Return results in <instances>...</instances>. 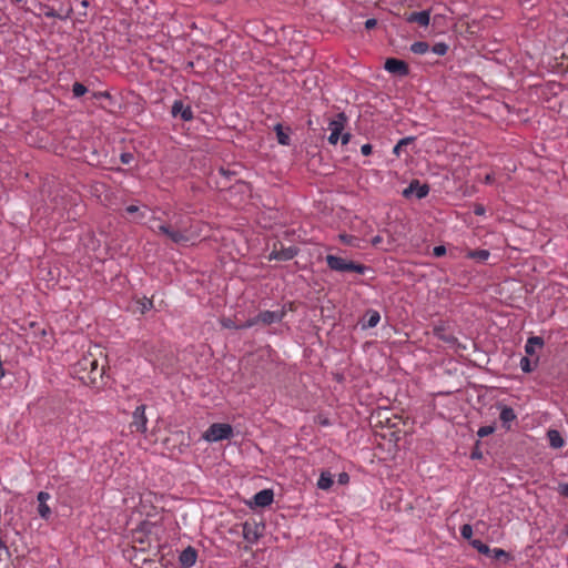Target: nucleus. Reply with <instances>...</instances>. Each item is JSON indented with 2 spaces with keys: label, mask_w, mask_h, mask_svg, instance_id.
Instances as JSON below:
<instances>
[{
  "label": "nucleus",
  "mask_w": 568,
  "mask_h": 568,
  "mask_svg": "<svg viewBox=\"0 0 568 568\" xmlns=\"http://www.w3.org/2000/svg\"><path fill=\"white\" fill-rule=\"evenodd\" d=\"M138 211H139V206H136V205H128V206L125 207V212H126L128 214H134V213H136Z\"/></svg>",
  "instance_id": "nucleus-49"
},
{
  "label": "nucleus",
  "mask_w": 568,
  "mask_h": 568,
  "mask_svg": "<svg viewBox=\"0 0 568 568\" xmlns=\"http://www.w3.org/2000/svg\"><path fill=\"white\" fill-rule=\"evenodd\" d=\"M352 236L347 234H339V240L345 244H352Z\"/></svg>",
  "instance_id": "nucleus-46"
},
{
  "label": "nucleus",
  "mask_w": 568,
  "mask_h": 568,
  "mask_svg": "<svg viewBox=\"0 0 568 568\" xmlns=\"http://www.w3.org/2000/svg\"><path fill=\"white\" fill-rule=\"evenodd\" d=\"M408 140H410V138H404L399 140V142L394 146V153L398 154L400 146L405 144Z\"/></svg>",
  "instance_id": "nucleus-44"
},
{
  "label": "nucleus",
  "mask_w": 568,
  "mask_h": 568,
  "mask_svg": "<svg viewBox=\"0 0 568 568\" xmlns=\"http://www.w3.org/2000/svg\"><path fill=\"white\" fill-rule=\"evenodd\" d=\"M348 479H349V477H348V475H347L346 473H342V474H339V476H338V481H339L341 484L347 483V481H348Z\"/></svg>",
  "instance_id": "nucleus-51"
},
{
  "label": "nucleus",
  "mask_w": 568,
  "mask_h": 568,
  "mask_svg": "<svg viewBox=\"0 0 568 568\" xmlns=\"http://www.w3.org/2000/svg\"><path fill=\"white\" fill-rule=\"evenodd\" d=\"M377 27V20L376 19H368L365 22V31L371 32Z\"/></svg>",
  "instance_id": "nucleus-38"
},
{
  "label": "nucleus",
  "mask_w": 568,
  "mask_h": 568,
  "mask_svg": "<svg viewBox=\"0 0 568 568\" xmlns=\"http://www.w3.org/2000/svg\"><path fill=\"white\" fill-rule=\"evenodd\" d=\"M544 345H545V341L542 337H540V336L528 337L526 341V344H525L526 356L531 357V358L538 356L537 349L542 348Z\"/></svg>",
  "instance_id": "nucleus-14"
},
{
  "label": "nucleus",
  "mask_w": 568,
  "mask_h": 568,
  "mask_svg": "<svg viewBox=\"0 0 568 568\" xmlns=\"http://www.w3.org/2000/svg\"><path fill=\"white\" fill-rule=\"evenodd\" d=\"M260 532L256 526H252L248 523L243 524V538L250 542L255 544L260 539Z\"/></svg>",
  "instance_id": "nucleus-19"
},
{
  "label": "nucleus",
  "mask_w": 568,
  "mask_h": 568,
  "mask_svg": "<svg viewBox=\"0 0 568 568\" xmlns=\"http://www.w3.org/2000/svg\"><path fill=\"white\" fill-rule=\"evenodd\" d=\"M253 500L258 507H267L274 500V493L272 489H262L253 496Z\"/></svg>",
  "instance_id": "nucleus-15"
},
{
  "label": "nucleus",
  "mask_w": 568,
  "mask_h": 568,
  "mask_svg": "<svg viewBox=\"0 0 568 568\" xmlns=\"http://www.w3.org/2000/svg\"><path fill=\"white\" fill-rule=\"evenodd\" d=\"M285 31V28L283 26H272V27H266V29L263 31V33L267 34V33H278V32H284Z\"/></svg>",
  "instance_id": "nucleus-35"
},
{
  "label": "nucleus",
  "mask_w": 568,
  "mask_h": 568,
  "mask_svg": "<svg viewBox=\"0 0 568 568\" xmlns=\"http://www.w3.org/2000/svg\"><path fill=\"white\" fill-rule=\"evenodd\" d=\"M384 69L388 73L400 78L407 77L409 74L408 64L404 60H399L396 58L386 59L384 63Z\"/></svg>",
  "instance_id": "nucleus-4"
},
{
  "label": "nucleus",
  "mask_w": 568,
  "mask_h": 568,
  "mask_svg": "<svg viewBox=\"0 0 568 568\" xmlns=\"http://www.w3.org/2000/svg\"><path fill=\"white\" fill-rule=\"evenodd\" d=\"M410 50L415 54H425L426 52H428L430 50V47L428 45L427 42L417 41L410 45Z\"/></svg>",
  "instance_id": "nucleus-25"
},
{
  "label": "nucleus",
  "mask_w": 568,
  "mask_h": 568,
  "mask_svg": "<svg viewBox=\"0 0 568 568\" xmlns=\"http://www.w3.org/2000/svg\"><path fill=\"white\" fill-rule=\"evenodd\" d=\"M480 455H481L480 453H473L471 457L473 458H478V457H480Z\"/></svg>",
  "instance_id": "nucleus-57"
},
{
  "label": "nucleus",
  "mask_w": 568,
  "mask_h": 568,
  "mask_svg": "<svg viewBox=\"0 0 568 568\" xmlns=\"http://www.w3.org/2000/svg\"><path fill=\"white\" fill-rule=\"evenodd\" d=\"M495 430H496L495 424L481 426L477 430V436L479 438H484V437H487L488 435L493 434Z\"/></svg>",
  "instance_id": "nucleus-28"
},
{
  "label": "nucleus",
  "mask_w": 568,
  "mask_h": 568,
  "mask_svg": "<svg viewBox=\"0 0 568 568\" xmlns=\"http://www.w3.org/2000/svg\"><path fill=\"white\" fill-rule=\"evenodd\" d=\"M470 546L476 549L478 552L480 551L481 547H484L485 542H483L480 539H471L469 541Z\"/></svg>",
  "instance_id": "nucleus-41"
},
{
  "label": "nucleus",
  "mask_w": 568,
  "mask_h": 568,
  "mask_svg": "<svg viewBox=\"0 0 568 568\" xmlns=\"http://www.w3.org/2000/svg\"><path fill=\"white\" fill-rule=\"evenodd\" d=\"M381 242H382V237L379 235H376L375 237L372 239L373 245H377Z\"/></svg>",
  "instance_id": "nucleus-54"
},
{
  "label": "nucleus",
  "mask_w": 568,
  "mask_h": 568,
  "mask_svg": "<svg viewBox=\"0 0 568 568\" xmlns=\"http://www.w3.org/2000/svg\"><path fill=\"white\" fill-rule=\"evenodd\" d=\"M490 252L488 250H474L467 253V257L478 262H485L489 258Z\"/></svg>",
  "instance_id": "nucleus-23"
},
{
  "label": "nucleus",
  "mask_w": 568,
  "mask_h": 568,
  "mask_svg": "<svg viewBox=\"0 0 568 568\" xmlns=\"http://www.w3.org/2000/svg\"><path fill=\"white\" fill-rule=\"evenodd\" d=\"M258 323H261V321H260V315L257 314L256 316L250 317L243 324H240L239 328L247 329V328H251V327L257 325Z\"/></svg>",
  "instance_id": "nucleus-31"
},
{
  "label": "nucleus",
  "mask_w": 568,
  "mask_h": 568,
  "mask_svg": "<svg viewBox=\"0 0 568 568\" xmlns=\"http://www.w3.org/2000/svg\"><path fill=\"white\" fill-rule=\"evenodd\" d=\"M18 2H20L21 0H17Z\"/></svg>",
  "instance_id": "nucleus-61"
},
{
  "label": "nucleus",
  "mask_w": 568,
  "mask_h": 568,
  "mask_svg": "<svg viewBox=\"0 0 568 568\" xmlns=\"http://www.w3.org/2000/svg\"><path fill=\"white\" fill-rule=\"evenodd\" d=\"M346 116L344 113H338L336 119L329 121L328 129L331 133L327 140L331 144H337V142L339 141L341 133L344 130Z\"/></svg>",
  "instance_id": "nucleus-5"
},
{
  "label": "nucleus",
  "mask_w": 568,
  "mask_h": 568,
  "mask_svg": "<svg viewBox=\"0 0 568 568\" xmlns=\"http://www.w3.org/2000/svg\"><path fill=\"white\" fill-rule=\"evenodd\" d=\"M433 332L435 337L447 344L454 345L457 343V337L453 334L446 333V328L444 325H436Z\"/></svg>",
  "instance_id": "nucleus-17"
},
{
  "label": "nucleus",
  "mask_w": 568,
  "mask_h": 568,
  "mask_svg": "<svg viewBox=\"0 0 568 568\" xmlns=\"http://www.w3.org/2000/svg\"><path fill=\"white\" fill-rule=\"evenodd\" d=\"M71 7H63L61 6L59 9H50L49 7L44 6L41 9L40 14H43L48 18H58L60 22L68 23V18H70V14L72 13Z\"/></svg>",
  "instance_id": "nucleus-9"
},
{
  "label": "nucleus",
  "mask_w": 568,
  "mask_h": 568,
  "mask_svg": "<svg viewBox=\"0 0 568 568\" xmlns=\"http://www.w3.org/2000/svg\"><path fill=\"white\" fill-rule=\"evenodd\" d=\"M494 180H495L494 174H490V173H489V174H487V175L485 176V183H486V184H491V183L494 182Z\"/></svg>",
  "instance_id": "nucleus-52"
},
{
  "label": "nucleus",
  "mask_w": 568,
  "mask_h": 568,
  "mask_svg": "<svg viewBox=\"0 0 568 568\" xmlns=\"http://www.w3.org/2000/svg\"><path fill=\"white\" fill-rule=\"evenodd\" d=\"M363 320H364V322L362 324L363 328H373V327L377 326V324L379 323L381 314L378 311L371 308V310L366 311Z\"/></svg>",
  "instance_id": "nucleus-16"
},
{
  "label": "nucleus",
  "mask_w": 568,
  "mask_h": 568,
  "mask_svg": "<svg viewBox=\"0 0 568 568\" xmlns=\"http://www.w3.org/2000/svg\"><path fill=\"white\" fill-rule=\"evenodd\" d=\"M93 98L97 99V100H100V99H109L110 98V94L108 91H100V92H94L93 93Z\"/></svg>",
  "instance_id": "nucleus-42"
},
{
  "label": "nucleus",
  "mask_w": 568,
  "mask_h": 568,
  "mask_svg": "<svg viewBox=\"0 0 568 568\" xmlns=\"http://www.w3.org/2000/svg\"><path fill=\"white\" fill-rule=\"evenodd\" d=\"M406 20L419 26H427L429 23V12L427 10L420 12H412L407 14Z\"/></svg>",
  "instance_id": "nucleus-20"
},
{
  "label": "nucleus",
  "mask_w": 568,
  "mask_h": 568,
  "mask_svg": "<svg viewBox=\"0 0 568 568\" xmlns=\"http://www.w3.org/2000/svg\"><path fill=\"white\" fill-rule=\"evenodd\" d=\"M221 325L224 328L241 331V328H239L240 325L235 324V322L233 320H231V318H223V320H221Z\"/></svg>",
  "instance_id": "nucleus-33"
},
{
  "label": "nucleus",
  "mask_w": 568,
  "mask_h": 568,
  "mask_svg": "<svg viewBox=\"0 0 568 568\" xmlns=\"http://www.w3.org/2000/svg\"><path fill=\"white\" fill-rule=\"evenodd\" d=\"M547 438L551 448L559 449L565 445V440L557 429H549L547 432Z\"/></svg>",
  "instance_id": "nucleus-21"
},
{
  "label": "nucleus",
  "mask_w": 568,
  "mask_h": 568,
  "mask_svg": "<svg viewBox=\"0 0 568 568\" xmlns=\"http://www.w3.org/2000/svg\"><path fill=\"white\" fill-rule=\"evenodd\" d=\"M490 558L494 559H501L504 558L506 561H509L511 559V556L509 552L501 548H493L490 552Z\"/></svg>",
  "instance_id": "nucleus-26"
},
{
  "label": "nucleus",
  "mask_w": 568,
  "mask_h": 568,
  "mask_svg": "<svg viewBox=\"0 0 568 568\" xmlns=\"http://www.w3.org/2000/svg\"><path fill=\"white\" fill-rule=\"evenodd\" d=\"M275 132H276L277 142L281 145H290V142H291L290 136L287 133L284 132L282 124L277 123L275 125Z\"/></svg>",
  "instance_id": "nucleus-24"
},
{
  "label": "nucleus",
  "mask_w": 568,
  "mask_h": 568,
  "mask_svg": "<svg viewBox=\"0 0 568 568\" xmlns=\"http://www.w3.org/2000/svg\"><path fill=\"white\" fill-rule=\"evenodd\" d=\"M57 24H58V22H57V21H53V22H52V24H51V27H52L51 32H54V31H55V32L67 33V32H69V31H70V30H68V29H65V28H62V27H58L57 29H54V27H55Z\"/></svg>",
  "instance_id": "nucleus-43"
},
{
  "label": "nucleus",
  "mask_w": 568,
  "mask_h": 568,
  "mask_svg": "<svg viewBox=\"0 0 568 568\" xmlns=\"http://www.w3.org/2000/svg\"><path fill=\"white\" fill-rule=\"evenodd\" d=\"M372 151H373V146H372V144H369V143H365V144H363V145H362V148H361V152H362V154H363L364 156H368V155H371V154H372Z\"/></svg>",
  "instance_id": "nucleus-40"
},
{
  "label": "nucleus",
  "mask_w": 568,
  "mask_h": 568,
  "mask_svg": "<svg viewBox=\"0 0 568 568\" xmlns=\"http://www.w3.org/2000/svg\"><path fill=\"white\" fill-rule=\"evenodd\" d=\"M496 408L499 410V419L503 428L506 432L510 430L513 423L517 419L514 408L500 402L496 404Z\"/></svg>",
  "instance_id": "nucleus-6"
},
{
  "label": "nucleus",
  "mask_w": 568,
  "mask_h": 568,
  "mask_svg": "<svg viewBox=\"0 0 568 568\" xmlns=\"http://www.w3.org/2000/svg\"><path fill=\"white\" fill-rule=\"evenodd\" d=\"M538 365H539V356H536L534 358L528 357V356H523L519 362L520 369L526 374L534 372L538 367Z\"/></svg>",
  "instance_id": "nucleus-18"
},
{
  "label": "nucleus",
  "mask_w": 568,
  "mask_h": 568,
  "mask_svg": "<svg viewBox=\"0 0 568 568\" xmlns=\"http://www.w3.org/2000/svg\"><path fill=\"white\" fill-rule=\"evenodd\" d=\"M460 536L464 538V539H467L468 541H470L473 538V527L471 525L469 524H465L460 527Z\"/></svg>",
  "instance_id": "nucleus-32"
},
{
  "label": "nucleus",
  "mask_w": 568,
  "mask_h": 568,
  "mask_svg": "<svg viewBox=\"0 0 568 568\" xmlns=\"http://www.w3.org/2000/svg\"><path fill=\"white\" fill-rule=\"evenodd\" d=\"M298 254V248L295 246L282 247L281 250H273L268 255V261H290Z\"/></svg>",
  "instance_id": "nucleus-10"
},
{
  "label": "nucleus",
  "mask_w": 568,
  "mask_h": 568,
  "mask_svg": "<svg viewBox=\"0 0 568 568\" xmlns=\"http://www.w3.org/2000/svg\"><path fill=\"white\" fill-rule=\"evenodd\" d=\"M87 92H88V89L84 84H82L80 82L73 83L72 93H73L74 98H80V97L84 95Z\"/></svg>",
  "instance_id": "nucleus-30"
},
{
  "label": "nucleus",
  "mask_w": 568,
  "mask_h": 568,
  "mask_svg": "<svg viewBox=\"0 0 568 568\" xmlns=\"http://www.w3.org/2000/svg\"><path fill=\"white\" fill-rule=\"evenodd\" d=\"M153 307V302L151 300H145V302L142 304L143 311L151 310Z\"/></svg>",
  "instance_id": "nucleus-50"
},
{
  "label": "nucleus",
  "mask_w": 568,
  "mask_h": 568,
  "mask_svg": "<svg viewBox=\"0 0 568 568\" xmlns=\"http://www.w3.org/2000/svg\"><path fill=\"white\" fill-rule=\"evenodd\" d=\"M261 323L265 325H271L275 323H281L286 315L285 308H281L277 311H263L258 313Z\"/></svg>",
  "instance_id": "nucleus-11"
},
{
  "label": "nucleus",
  "mask_w": 568,
  "mask_h": 568,
  "mask_svg": "<svg viewBox=\"0 0 568 568\" xmlns=\"http://www.w3.org/2000/svg\"><path fill=\"white\" fill-rule=\"evenodd\" d=\"M339 140L343 145H346L351 140V133H344V134L341 133Z\"/></svg>",
  "instance_id": "nucleus-45"
},
{
  "label": "nucleus",
  "mask_w": 568,
  "mask_h": 568,
  "mask_svg": "<svg viewBox=\"0 0 568 568\" xmlns=\"http://www.w3.org/2000/svg\"><path fill=\"white\" fill-rule=\"evenodd\" d=\"M490 552H491V548H489V546L486 544L484 545V547H481V549L479 551V554L485 555L487 557H490Z\"/></svg>",
  "instance_id": "nucleus-48"
},
{
  "label": "nucleus",
  "mask_w": 568,
  "mask_h": 568,
  "mask_svg": "<svg viewBox=\"0 0 568 568\" xmlns=\"http://www.w3.org/2000/svg\"><path fill=\"white\" fill-rule=\"evenodd\" d=\"M333 478L328 471H323L317 480V487L327 490L333 486Z\"/></svg>",
  "instance_id": "nucleus-22"
},
{
  "label": "nucleus",
  "mask_w": 568,
  "mask_h": 568,
  "mask_svg": "<svg viewBox=\"0 0 568 568\" xmlns=\"http://www.w3.org/2000/svg\"><path fill=\"white\" fill-rule=\"evenodd\" d=\"M51 498L50 494L47 491H39L37 495L38 504L48 503V500Z\"/></svg>",
  "instance_id": "nucleus-37"
},
{
  "label": "nucleus",
  "mask_w": 568,
  "mask_h": 568,
  "mask_svg": "<svg viewBox=\"0 0 568 568\" xmlns=\"http://www.w3.org/2000/svg\"><path fill=\"white\" fill-rule=\"evenodd\" d=\"M233 435V428L226 423L212 424L202 435V438L207 443H215L229 439Z\"/></svg>",
  "instance_id": "nucleus-2"
},
{
  "label": "nucleus",
  "mask_w": 568,
  "mask_h": 568,
  "mask_svg": "<svg viewBox=\"0 0 568 568\" xmlns=\"http://www.w3.org/2000/svg\"><path fill=\"white\" fill-rule=\"evenodd\" d=\"M87 7H88V1H85V0H84V1H82V2H81V9H84V8H87Z\"/></svg>",
  "instance_id": "nucleus-55"
},
{
  "label": "nucleus",
  "mask_w": 568,
  "mask_h": 568,
  "mask_svg": "<svg viewBox=\"0 0 568 568\" xmlns=\"http://www.w3.org/2000/svg\"><path fill=\"white\" fill-rule=\"evenodd\" d=\"M38 514L44 520H49L50 519V517H51V508L48 506V503L38 504Z\"/></svg>",
  "instance_id": "nucleus-27"
},
{
  "label": "nucleus",
  "mask_w": 568,
  "mask_h": 568,
  "mask_svg": "<svg viewBox=\"0 0 568 568\" xmlns=\"http://www.w3.org/2000/svg\"><path fill=\"white\" fill-rule=\"evenodd\" d=\"M197 560V551L194 547L187 546L179 555V562L183 568H191Z\"/></svg>",
  "instance_id": "nucleus-12"
},
{
  "label": "nucleus",
  "mask_w": 568,
  "mask_h": 568,
  "mask_svg": "<svg viewBox=\"0 0 568 568\" xmlns=\"http://www.w3.org/2000/svg\"><path fill=\"white\" fill-rule=\"evenodd\" d=\"M171 114L174 118L180 116L182 121L190 122L194 119L193 110L181 100H175L171 108Z\"/></svg>",
  "instance_id": "nucleus-8"
},
{
  "label": "nucleus",
  "mask_w": 568,
  "mask_h": 568,
  "mask_svg": "<svg viewBox=\"0 0 568 568\" xmlns=\"http://www.w3.org/2000/svg\"><path fill=\"white\" fill-rule=\"evenodd\" d=\"M409 193H415L418 200L424 199L429 193V185L426 183H419V181L414 180L409 183L408 187L404 190V195H409Z\"/></svg>",
  "instance_id": "nucleus-13"
},
{
  "label": "nucleus",
  "mask_w": 568,
  "mask_h": 568,
  "mask_svg": "<svg viewBox=\"0 0 568 568\" xmlns=\"http://www.w3.org/2000/svg\"><path fill=\"white\" fill-rule=\"evenodd\" d=\"M91 365H92V368L94 369L98 366L97 361H93Z\"/></svg>",
  "instance_id": "nucleus-59"
},
{
  "label": "nucleus",
  "mask_w": 568,
  "mask_h": 568,
  "mask_svg": "<svg viewBox=\"0 0 568 568\" xmlns=\"http://www.w3.org/2000/svg\"><path fill=\"white\" fill-rule=\"evenodd\" d=\"M559 493L565 496V497H568V483L567 484H561L559 486Z\"/></svg>",
  "instance_id": "nucleus-47"
},
{
  "label": "nucleus",
  "mask_w": 568,
  "mask_h": 568,
  "mask_svg": "<svg viewBox=\"0 0 568 568\" xmlns=\"http://www.w3.org/2000/svg\"><path fill=\"white\" fill-rule=\"evenodd\" d=\"M433 254L436 257H440L446 254V247L444 245H437L433 248Z\"/></svg>",
  "instance_id": "nucleus-39"
},
{
  "label": "nucleus",
  "mask_w": 568,
  "mask_h": 568,
  "mask_svg": "<svg viewBox=\"0 0 568 568\" xmlns=\"http://www.w3.org/2000/svg\"><path fill=\"white\" fill-rule=\"evenodd\" d=\"M156 232L168 236L175 244H186L191 241V235L186 229H174L165 223L156 226Z\"/></svg>",
  "instance_id": "nucleus-3"
},
{
  "label": "nucleus",
  "mask_w": 568,
  "mask_h": 568,
  "mask_svg": "<svg viewBox=\"0 0 568 568\" xmlns=\"http://www.w3.org/2000/svg\"><path fill=\"white\" fill-rule=\"evenodd\" d=\"M333 568H345V567L342 566L341 564H335Z\"/></svg>",
  "instance_id": "nucleus-58"
},
{
  "label": "nucleus",
  "mask_w": 568,
  "mask_h": 568,
  "mask_svg": "<svg viewBox=\"0 0 568 568\" xmlns=\"http://www.w3.org/2000/svg\"><path fill=\"white\" fill-rule=\"evenodd\" d=\"M220 172H221L222 174L226 175V171H225L223 168H221Z\"/></svg>",
  "instance_id": "nucleus-60"
},
{
  "label": "nucleus",
  "mask_w": 568,
  "mask_h": 568,
  "mask_svg": "<svg viewBox=\"0 0 568 568\" xmlns=\"http://www.w3.org/2000/svg\"><path fill=\"white\" fill-rule=\"evenodd\" d=\"M430 51L437 55H445L448 51V45L445 42H437L430 48Z\"/></svg>",
  "instance_id": "nucleus-29"
},
{
  "label": "nucleus",
  "mask_w": 568,
  "mask_h": 568,
  "mask_svg": "<svg viewBox=\"0 0 568 568\" xmlns=\"http://www.w3.org/2000/svg\"><path fill=\"white\" fill-rule=\"evenodd\" d=\"M315 422L322 427H328L332 425L329 418L322 414L316 416Z\"/></svg>",
  "instance_id": "nucleus-34"
},
{
  "label": "nucleus",
  "mask_w": 568,
  "mask_h": 568,
  "mask_svg": "<svg viewBox=\"0 0 568 568\" xmlns=\"http://www.w3.org/2000/svg\"><path fill=\"white\" fill-rule=\"evenodd\" d=\"M327 266L335 272L344 273V272H355L357 274H365L368 270L367 266L363 264L355 263L353 261L344 260L336 255H327L326 256Z\"/></svg>",
  "instance_id": "nucleus-1"
},
{
  "label": "nucleus",
  "mask_w": 568,
  "mask_h": 568,
  "mask_svg": "<svg viewBox=\"0 0 568 568\" xmlns=\"http://www.w3.org/2000/svg\"><path fill=\"white\" fill-rule=\"evenodd\" d=\"M134 156L131 152H123L120 155V160L123 164H130L133 161Z\"/></svg>",
  "instance_id": "nucleus-36"
},
{
  "label": "nucleus",
  "mask_w": 568,
  "mask_h": 568,
  "mask_svg": "<svg viewBox=\"0 0 568 568\" xmlns=\"http://www.w3.org/2000/svg\"><path fill=\"white\" fill-rule=\"evenodd\" d=\"M145 409L146 406L141 404L136 406L132 413V426L135 427V430L140 432L141 434H145L148 430V418L145 415Z\"/></svg>",
  "instance_id": "nucleus-7"
},
{
  "label": "nucleus",
  "mask_w": 568,
  "mask_h": 568,
  "mask_svg": "<svg viewBox=\"0 0 568 568\" xmlns=\"http://www.w3.org/2000/svg\"><path fill=\"white\" fill-rule=\"evenodd\" d=\"M474 212H475L476 215H483L485 213V209L483 206H477L474 210Z\"/></svg>",
  "instance_id": "nucleus-53"
},
{
  "label": "nucleus",
  "mask_w": 568,
  "mask_h": 568,
  "mask_svg": "<svg viewBox=\"0 0 568 568\" xmlns=\"http://www.w3.org/2000/svg\"><path fill=\"white\" fill-rule=\"evenodd\" d=\"M87 7H88V1H85V0H84V1H82V2H81V9H84V8H87Z\"/></svg>",
  "instance_id": "nucleus-56"
}]
</instances>
